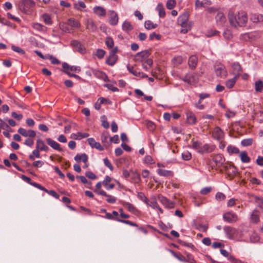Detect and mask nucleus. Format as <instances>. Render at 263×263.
Masks as SVG:
<instances>
[{"label": "nucleus", "instance_id": "nucleus-1", "mask_svg": "<svg viewBox=\"0 0 263 263\" xmlns=\"http://www.w3.org/2000/svg\"><path fill=\"white\" fill-rule=\"evenodd\" d=\"M228 18L231 25L235 27L237 26H242L247 22V14L243 12L238 13L236 16L234 12L230 11L228 13Z\"/></svg>", "mask_w": 263, "mask_h": 263}, {"label": "nucleus", "instance_id": "nucleus-2", "mask_svg": "<svg viewBox=\"0 0 263 263\" xmlns=\"http://www.w3.org/2000/svg\"><path fill=\"white\" fill-rule=\"evenodd\" d=\"M189 17V14L188 12H186L179 16V17L178 18V24L183 28L180 30V32L182 33H186L190 29V27H189V29L186 28L187 26V22H188Z\"/></svg>", "mask_w": 263, "mask_h": 263}, {"label": "nucleus", "instance_id": "nucleus-3", "mask_svg": "<svg viewBox=\"0 0 263 263\" xmlns=\"http://www.w3.org/2000/svg\"><path fill=\"white\" fill-rule=\"evenodd\" d=\"M34 6L35 3L32 0H22L19 4V9L24 13H27L29 9Z\"/></svg>", "mask_w": 263, "mask_h": 263}, {"label": "nucleus", "instance_id": "nucleus-4", "mask_svg": "<svg viewBox=\"0 0 263 263\" xmlns=\"http://www.w3.org/2000/svg\"><path fill=\"white\" fill-rule=\"evenodd\" d=\"M214 71L217 77L226 78L228 75L225 66L220 63H216L214 66Z\"/></svg>", "mask_w": 263, "mask_h": 263}, {"label": "nucleus", "instance_id": "nucleus-5", "mask_svg": "<svg viewBox=\"0 0 263 263\" xmlns=\"http://www.w3.org/2000/svg\"><path fill=\"white\" fill-rule=\"evenodd\" d=\"M150 55V52L148 50L137 53L135 55L134 60L136 62H142L145 61Z\"/></svg>", "mask_w": 263, "mask_h": 263}, {"label": "nucleus", "instance_id": "nucleus-6", "mask_svg": "<svg viewBox=\"0 0 263 263\" xmlns=\"http://www.w3.org/2000/svg\"><path fill=\"white\" fill-rule=\"evenodd\" d=\"M158 197L159 200L163 205L165 206V208L168 209H172L175 207V202L170 201L163 195H159Z\"/></svg>", "mask_w": 263, "mask_h": 263}, {"label": "nucleus", "instance_id": "nucleus-7", "mask_svg": "<svg viewBox=\"0 0 263 263\" xmlns=\"http://www.w3.org/2000/svg\"><path fill=\"white\" fill-rule=\"evenodd\" d=\"M58 125L60 126H63L65 132L69 131L71 129H72L73 130H77V129L76 128L77 126L76 123L69 122L66 120H64L62 122L58 123Z\"/></svg>", "mask_w": 263, "mask_h": 263}, {"label": "nucleus", "instance_id": "nucleus-8", "mask_svg": "<svg viewBox=\"0 0 263 263\" xmlns=\"http://www.w3.org/2000/svg\"><path fill=\"white\" fill-rule=\"evenodd\" d=\"M71 45L74 48L75 50L80 53L83 54L86 52V49L83 45L77 40H73L71 42Z\"/></svg>", "mask_w": 263, "mask_h": 263}, {"label": "nucleus", "instance_id": "nucleus-9", "mask_svg": "<svg viewBox=\"0 0 263 263\" xmlns=\"http://www.w3.org/2000/svg\"><path fill=\"white\" fill-rule=\"evenodd\" d=\"M223 218L225 221L229 223L236 222L238 219L237 215L231 212L225 213L223 215Z\"/></svg>", "mask_w": 263, "mask_h": 263}, {"label": "nucleus", "instance_id": "nucleus-10", "mask_svg": "<svg viewBox=\"0 0 263 263\" xmlns=\"http://www.w3.org/2000/svg\"><path fill=\"white\" fill-rule=\"evenodd\" d=\"M215 146L213 145L205 144L202 146L201 149L199 151V153L203 154L205 153H210L215 149Z\"/></svg>", "mask_w": 263, "mask_h": 263}, {"label": "nucleus", "instance_id": "nucleus-11", "mask_svg": "<svg viewBox=\"0 0 263 263\" xmlns=\"http://www.w3.org/2000/svg\"><path fill=\"white\" fill-rule=\"evenodd\" d=\"M46 142L47 144L54 149L57 150L59 152H62L63 151V149L61 148L60 144L53 139L48 138L46 139Z\"/></svg>", "mask_w": 263, "mask_h": 263}, {"label": "nucleus", "instance_id": "nucleus-12", "mask_svg": "<svg viewBox=\"0 0 263 263\" xmlns=\"http://www.w3.org/2000/svg\"><path fill=\"white\" fill-rule=\"evenodd\" d=\"M109 23L111 25H116L118 22V15L117 13L114 11H110L109 12Z\"/></svg>", "mask_w": 263, "mask_h": 263}, {"label": "nucleus", "instance_id": "nucleus-13", "mask_svg": "<svg viewBox=\"0 0 263 263\" xmlns=\"http://www.w3.org/2000/svg\"><path fill=\"white\" fill-rule=\"evenodd\" d=\"M36 148L41 151L47 152L49 147L45 144L44 141L41 139H38L36 141Z\"/></svg>", "mask_w": 263, "mask_h": 263}, {"label": "nucleus", "instance_id": "nucleus-14", "mask_svg": "<svg viewBox=\"0 0 263 263\" xmlns=\"http://www.w3.org/2000/svg\"><path fill=\"white\" fill-rule=\"evenodd\" d=\"M88 142L89 144L90 145V146L92 148H96V149L102 151H103L104 148L101 146L100 143L99 142H97L95 140V139L92 138H90L87 139Z\"/></svg>", "mask_w": 263, "mask_h": 263}, {"label": "nucleus", "instance_id": "nucleus-15", "mask_svg": "<svg viewBox=\"0 0 263 263\" xmlns=\"http://www.w3.org/2000/svg\"><path fill=\"white\" fill-rule=\"evenodd\" d=\"M118 60V56L109 52V57L106 59V63L110 66H113Z\"/></svg>", "mask_w": 263, "mask_h": 263}, {"label": "nucleus", "instance_id": "nucleus-16", "mask_svg": "<svg viewBox=\"0 0 263 263\" xmlns=\"http://www.w3.org/2000/svg\"><path fill=\"white\" fill-rule=\"evenodd\" d=\"M88 136L89 134L87 133H73L71 135L70 138L74 140H79Z\"/></svg>", "mask_w": 263, "mask_h": 263}, {"label": "nucleus", "instance_id": "nucleus-17", "mask_svg": "<svg viewBox=\"0 0 263 263\" xmlns=\"http://www.w3.org/2000/svg\"><path fill=\"white\" fill-rule=\"evenodd\" d=\"M97 192L98 193V195L107 197V198L106 199V201L108 203H114L117 201V199L115 197H112L111 195L107 194L104 191H98V192Z\"/></svg>", "mask_w": 263, "mask_h": 263}, {"label": "nucleus", "instance_id": "nucleus-18", "mask_svg": "<svg viewBox=\"0 0 263 263\" xmlns=\"http://www.w3.org/2000/svg\"><path fill=\"white\" fill-rule=\"evenodd\" d=\"M197 62L198 58L195 55H191L189 58L188 62L190 68L192 69H194L196 67Z\"/></svg>", "mask_w": 263, "mask_h": 263}, {"label": "nucleus", "instance_id": "nucleus-19", "mask_svg": "<svg viewBox=\"0 0 263 263\" xmlns=\"http://www.w3.org/2000/svg\"><path fill=\"white\" fill-rule=\"evenodd\" d=\"M213 160L215 162L216 165H222L224 161V159L221 154H217L213 158Z\"/></svg>", "mask_w": 263, "mask_h": 263}, {"label": "nucleus", "instance_id": "nucleus-20", "mask_svg": "<svg viewBox=\"0 0 263 263\" xmlns=\"http://www.w3.org/2000/svg\"><path fill=\"white\" fill-rule=\"evenodd\" d=\"M74 159L75 161H76L77 162H79L80 161H82L83 162H84V163H86V162H87L88 161V156L85 153L82 154L81 155L77 154L74 157Z\"/></svg>", "mask_w": 263, "mask_h": 263}, {"label": "nucleus", "instance_id": "nucleus-21", "mask_svg": "<svg viewBox=\"0 0 263 263\" xmlns=\"http://www.w3.org/2000/svg\"><path fill=\"white\" fill-rule=\"evenodd\" d=\"M87 29L92 32L96 30L97 27L92 19H88L87 21Z\"/></svg>", "mask_w": 263, "mask_h": 263}, {"label": "nucleus", "instance_id": "nucleus-22", "mask_svg": "<svg viewBox=\"0 0 263 263\" xmlns=\"http://www.w3.org/2000/svg\"><path fill=\"white\" fill-rule=\"evenodd\" d=\"M122 28L124 31L128 33L132 31L134 28L131 23L129 22L126 21H124L123 23Z\"/></svg>", "mask_w": 263, "mask_h": 263}, {"label": "nucleus", "instance_id": "nucleus-23", "mask_svg": "<svg viewBox=\"0 0 263 263\" xmlns=\"http://www.w3.org/2000/svg\"><path fill=\"white\" fill-rule=\"evenodd\" d=\"M95 13L99 16H105L106 14V10L102 7L97 6L94 8Z\"/></svg>", "mask_w": 263, "mask_h": 263}, {"label": "nucleus", "instance_id": "nucleus-24", "mask_svg": "<svg viewBox=\"0 0 263 263\" xmlns=\"http://www.w3.org/2000/svg\"><path fill=\"white\" fill-rule=\"evenodd\" d=\"M251 219L253 222L257 223L259 221V212L254 210L251 215Z\"/></svg>", "mask_w": 263, "mask_h": 263}, {"label": "nucleus", "instance_id": "nucleus-25", "mask_svg": "<svg viewBox=\"0 0 263 263\" xmlns=\"http://www.w3.org/2000/svg\"><path fill=\"white\" fill-rule=\"evenodd\" d=\"M217 22L222 25L226 21V18L224 14L221 12H218L215 17Z\"/></svg>", "mask_w": 263, "mask_h": 263}, {"label": "nucleus", "instance_id": "nucleus-26", "mask_svg": "<svg viewBox=\"0 0 263 263\" xmlns=\"http://www.w3.org/2000/svg\"><path fill=\"white\" fill-rule=\"evenodd\" d=\"M186 119L187 123L191 124H195L196 122V118L195 115L192 112L187 114Z\"/></svg>", "mask_w": 263, "mask_h": 263}, {"label": "nucleus", "instance_id": "nucleus-27", "mask_svg": "<svg viewBox=\"0 0 263 263\" xmlns=\"http://www.w3.org/2000/svg\"><path fill=\"white\" fill-rule=\"evenodd\" d=\"M62 67L65 69L64 70H67L69 69L71 71H80L81 69L80 68L75 66H70L66 63H63L62 64Z\"/></svg>", "mask_w": 263, "mask_h": 263}, {"label": "nucleus", "instance_id": "nucleus-28", "mask_svg": "<svg viewBox=\"0 0 263 263\" xmlns=\"http://www.w3.org/2000/svg\"><path fill=\"white\" fill-rule=\"evenodd\" d=\"M240 157L241 161L243 163H248L250 161V158L248 156L247 153L245 151L240 153Z\"/></svg>", "mask_w": 263, "mask_h": 263}, {"label": "nucleus", "instance_id": "nucleus-29", "mask_svg": "<svg viewBox=\"0 0 263 263\" xmlns=\"http://www.w3.org/2000/svg\"><path fill=\"white\" fill-rule=\"evenodd\" d=\"M255 91L258 92H261L263 89V82L260 80L256 81L255 83Z\"/></svg>", "mask_w": 263, "mask_h": 263}, {"label": "nucleus", "instance_id": "nucleus-30", "mask_svg": "<svg viewBox=\"0 0 263 263\" xmlns=\"http://www.w3.org/2000/svg\"><path fill=\"white\" fill-rule=\"evenodd\" d=\"M0 128L6 132H11V128L8 124L0 119Z\"/></svg>", "mask_w": 263, "mask_h": 263}, {"label": "nucleus", "instance_id": "nucleus-31", "mask_svg": "<svg viewBox=\"0 0 263 263\" xmlns=\"http://www.w3.org/2000/svg\"><path fill=\"white\" fill-rule=\"evenodd\" d=\"M192 148L197 151L199 153V151L202 148V143L198 141H194L192 140Z\"/></svg>", "mask_w": 263, "mask_h": 263}, {"label": "nucleus", "instance_id": "nucleus-32", "mask_svg": "<svg viewBox=\"0 0 263 263\" xmlns=\"http://www.w3.org/2000/svg\"><path fill=\"white\" fill-rule=\"evenodd\" d=\"M123 204L124 206L126 208L129 212L133 213H135L137 211L136 208L130 203L125 202Z\"/></svg>", "mask_w": 263, "mask_h": 263}, {"label": "nucleus", "instance_id": "nucleus-33", "mask_svg": "<svg viewBox=\"0 0 263 263\" xmlns=\"http://www.w3.org/2000/svg\"><path fill=\"white\" fill-rule=\"evenodd\" d=\"M101 125L105 129H108L109 127V123L107 121V119L105 115L102 116L101 117Z\"/></svg>", "mask_w": 263, "mask_h": 263}, {"label": "nucleus", "instance_id": "nucleus-34", "mask_svg": "<svg viewBox=\"0 0 263 263\" xmlns=\"http://www.w3.org/2000/svg\"><path fill=\"white\" fill-rule=\"evenodd\" d=\"M171 252H172V253L173 254L174 256L176 258H177L180 261H183V262H187L188 261L185 258V257L183 255H182L181 254H178L175 251H174L173 250H171Z\"/></svg>", "mask_w": 263, "mask_h": 263}, {"label": "nucleus", "instance_id": "nucleus-35", "mask_svg": "<svg viewBox=\"0 0 263 263\" xmlns=\"http://www.w3.org/2000/svg\"><path fill=\"white\" fill-rule=\"evenodd\" d=\"M237 80V77H235L233 79L228 80L226 82V85L228 88H232L234 86Z\"/></svg>", "mask_w": 263, "mask_h": 263}, {"label": "nucleus", "instance_id": "nucleus-36", "mask_svg": "<svg viewBox=\"0 0 263 263\" xmlns=\"http://www.w3.org/2000/svg\"><path fill=\"white\" fill-rule=\"evenodd\" d=\"M144 26L146 29L149 30L156 28L157 27V24H153L151 21H146L144 23Z\"/></svg>", "mask_w": 263, "mask_h": 263}, {"label": "nucleus", "instance_id": "nucleus-37", "mask_svg": "<svg viewBox=\"0 0 263 263\" xmlns=\"http://www.w3.org/2000/svg\"><path fill=\"white\" fill-rule=\"evenodd\" d=\"M157 9L159 11V15L160 17H163L165 15L164 9L162 4H159L157 6Z\"/></svg>", "mask_w": 263, "mask_h": 263}, {"label": "nucleus", "instance_id": "nucleus-38", "mask_svg": "<svg viewBox=\"0 0 263 263\" xmlns=\"http://www.w3.org/2000/svg\"><path fill=\"white\" fill-rule=\"evenodd\" d=\"M105 44L108 48L110 49L113 48L114 42L112 38L110 36L107 37L105 40Z\"/></svg>", "mask_w": 263, "mask_h": 263}, {"label": "nucleus", "instance_id": "nucleus-39", "mask_svg": "<svg viewBox=\"0 0 263 263\" xmlns=\"http://www.w3.org/2000/svg\"><path fill=\"white\" fill-rule=\"evenodd\" d=\"M158 173L159 175L163 176H170L172 174L171 171L163 169H159L158 170Z\"/></svg>", "mask_w": 263, "mask_h": 263}, {"label": "nucleus", "instance_id": "nucleus-40", "mask_svg": "<svg viewBox=\"0 0 263 263\" xmlns=\"http://www.w3.org/2000/svg\"><path fill=\"white\" fill-rule=\"evenodd\" d=\"M68 24L72 27L79 28L80 26V23L71 18L68 19Z\"/></svg>", "mask_w": 263, "mask_h": 263}, {"label": "nucleus", "instance_id": "nucleus-41", "mask_svg": "<svg viewBox=\"0 0 263 263\" xmlns=\"http://www.w3.org/2000/svg\"><path fill=\"white\" fill-rule=\"evenodd\" d=\"M146 126L147 129L150 132H153L154 130H155L156 125L153 122H152L151 121H146Z\"/></svg>", "mask_w": 263, "mask_h": 263}, {"label": "nucleus", "instance_id": "nucleus-42", "mask_svg": "<svg viewBox=\"0 0 263 263\" xmlns=\"http://www.w3.org/2000/svg\"><path fill=\"white\" fill-rule=\"evenodd\" d=\"M42 17L44 20V22L46 24H48V25L52 24V22L51 20V17L49 14H48L47 13H44L43 14Z\"/></svg>", "mask_w": 263, "mask_h": 263}, {"label": "nucleus", "instance_id": "nucleus-43", "mask_svg": "<svg viewBox=\"0 0 263 263\" xmlns=\"http://www.w3.org/2000/svg\"><path fill=\"white\" fill-rule=\"evenodd\" d=\"M127 68L129 72L132 73L133 75H134L136 77H140L141 72H137L136 70H134L133 66H130L129 65H128L127 66Z\"/></svg>", "mask_w": 263, "mask_h": 263}, {"label": "nucleus", "instance_id": "nucleus-44", "mask_svg": "<svg viewBox=\"0 0 263 263\" xmlns=\"http://www.w3.org/2000/svg\"><path fill=\"white\" fill-rule=\"evenodd\" d=\"M116 219L119 222L129 224L131 226L136 227H138V225L137 224V223H136L134 222H132L131 221L128 220L120 219L117 217L116 218Z\"/></svg>", "mask_w": 263, "mask_h": 263}, {"label": "nucleus", "instance_id": "nucleus-45", "mask_svg": "<svg viewBox=\"0 0 263 263\" xmlns=\"http://www.w3.org/2000/svg\"><path fill=\"white\" fill-rule=\"evenodd\" d=\"M253 141L252 138L245 139L241 141V144L243 146H248L252 144Z\"/></svg>", "mask_w": 263, "mask_h": 263}, {"label": "nucleus", "instance_id": "nucleus-46", "mask_svg": "<svg viewBox=\"0 0 263 263\" xmlns=\"http://www.w3.org/2000/svg\"><path fill=\"white\" fill-rule=\"evenodd\" d=\"M227 150L230 154H238L239 152V150L237 147L233 146H229Z\"/></svg>", "mask_w": 263, "mask_h": 263}, {"label": "nucleus", "instance_id": "nucleus-47", "mask_svg": "<svg viewBox=\"0 0 263 263\" xmlns=\"http://www.w3.org/2000/svg\"><path fill=\"white\" fill-rule=\"evenodd\" d=\"M175 0H167L166 4V8L169 9H172L176 5Z\"/></svg>", "mask_w": 263, "mask_h": 263}, {"label": "nucleus", "instance_id": "nucleus-48", "mask_svg": "<svg viewBox=\"0 0 263 263\" xmlns=\"http://www.w3.org/2000/svg\"><path fill=\"white\" fill-rule=\"evenodd\" d=\"M212 137L217 140H220L224 137V133H212Z\"/></svg>", "mask_w": 263, "mask_h": 263}, {"label": "nucleus", "instance_id": "nucleus-49", "mask_svg": "<svg viewBox=\"0 0 263 263\" xmlns=\"http://www.w3.org/2000/svg\"><path fill=\"white\" fill-rule=\"evenodd\" d=\"M182 158L184 160L187 161L191 159L192 155L191 153L186 151L182 154Z\"/></svg>", "mask_w": 263, "mask_h": 263}, {"label": "nucleus", "instance_id": "nucleus-50", "mask_svg": "<svg viewBox=\"0 0 263 263\" xmlns=\"http://www.w3.org/2000/svg\"><path fill=\"white\" fill-rule=\"evenodd\" d=\"M105 53L106 52L104 50L99 49L97 50L96 55L99 59H101L104 57Z\"/></svg>", "mask_w": 263, "mask_h": 263}, {"label": "nucleus", "instance_id": "nucleus-51", "mask_svg": "<svg viewBox=\"0 0 263 263\" xmlns=\"http://www.w3.org/2000/svg\"><path fill=\"white\" fill-rule=\"evenodd\" d=\"M215 198L218 201H222L226 198V196L224 194L221 192H217L216 194Z\"/></svg>", "mask_w": 263, "mask_h": 263}, {"label": "nucleus", "instance_id": "nucleus-52", "mask_svg": "<svg viewBox=\"0 0 263 263\" xmlns=\"http://www.w3.org/2000/svg\"><path fill=\"white\" fill-rule=\"evenodd\" d=\"M11 49L14 51L20 53L22 54H24L25 53V51L23 49L15 45H12L11 46Z\"/></svg>", "mask_w": 263, "mask_h": 263}, {"label": "nucleus", "instance_id": "nucleus-53", "mask_svg": "<svg viewBox=\"0 0 263 263\" xmlns=\"http://www.w3.org/2000/svg\"><path fill=\"white\" fill-rule=\"evenodd\" d=\"M23 136L33 139L36 136V133H20Z\"/></svg>", "mask_w": 263, "mask_h": 263}, {"label": "nucleus", "instance_id": "nucleus-54", "mask_svg": "<svg viewBox=\"0 0 263 263\" xmlns=\"http://www.w3.org/2000/svg\"><path fill=\"white\" fill-rule=\"evenodd\" d=\"M132 176V179L135 183H139L141 180L140 174L137 173H133Z\"/></svg>", "mask_w": 263, "mask_h": 263}, {"label": "nucleus", "instance_id": "nucleus-55", "mask_svg": "<svg viewBox=\"0 0 263 263\" xmlns=\"http://www.w3.org/2000/svg\"><path fill=\"white\" fill-rule=\"evenodd\" d=\"M232 67L233 69L237 72H240L242 70L240 65L238 63L233 64Z\"/></svg>", "mask_w": 263, "mask_h": 263}, {"label": "nucleus", "instance_id": "nucleus-56", "mask_svg": "<svg viewBox=\"0 0 263 263\" xmlns=\"http://www.w3.org/2000/svg\"><path fill=\"white\" fill-rule=\"evenodd\" d=\"M149 206H151L154 209L156 208L158 206L156 199L155 198H153L151 199Z\"/></svg>", "mask_w": 263, "mask_h": 263}, {"label": "nucleus", "instance_id": "nucleus-57", "mask_svg": "<svg viewBox=\"0 0 263 263\" xmlns=\"http://www.w3.org/2000/svg\"><path fill=\"white\" fill-rule=\"evenodd\" d=\"M259 240V237L258 234L254 233L250 236V240L252 242H258Z\"/></svg>", "mask_w": 263, "mask_h": 263}, {"label": "nucleus", "instance_id": "nucleus-58", "mask_svg": "<svg viewBox=\"0 0 263 263\" xmlns=\"http://www.w3.org/2000/svg\"><path fill=\"white\" fill-rule=\"evenodd\" d=\"M103 161H104V163L105 164V165L108 167L111 171H113L114 170V167L112 165L111 163H110V162L109 161V160L108 159V158H105L103 159Z\"/></svg>", "mask_w": 263, "mask_h": 263}, {"label": "nucleus", "instance_id": "nucleus-59", "mask_svg": "<svg viewBox=\"0 0 263 263\" xmlns=\"http://www.w3.org/2000/svg\"><path fill=\"white\" fill-rule=\"evenodd\" d=\"M211 187H204L200 191V193L202 195H207L211 191Z\"/></svg>", "mask_w": 263, "mask_h": 263}, {"label": "nucleus", "instance_id": "nucleus-60", "mask_svg": "<svg viewBox=\"0 0 263 263\" xmlns=\"http://www.w3.org/2000/svg\"><path fill=\"white\" fill-rule=\"evenodd\" d=\"M104 86L106 87L108 89L115 92L119 90L118 88L116 87H114L112 84H104Z\"/></svg>", "mask_w": 263, "mask_h": 263}, {"label": "nucleus", "instance_id": "nucleus-61", "mask_svg": "<svg viewBox=\"0 0 263 263\" xmlns=\"http://www.w3.org/2000/svg\"><path fill=\"white\" fill-rule=\"evenodd\" d=\"M144 162L147 164H153L154 163L153 159L151 156L146 155L144 158Z\"/></svg>", "mask_w": 263, "mask_h": 263}, {"label": "nucleus", "instance_id": "nucleus-62", "mask_svg": "<svg viewBox=\"0 0 263 263\" xmlns=\"http://www.w3.org/2000/svg\"><path fill=\"white\" fill-rule=\"evenodd\" d=\"M224 230L226 233H227V234L228 235L230 236L233 234L234 229H233L231 227H226L224 228Z\"/></svg>", "mask_w": 263, "mask_h": 263}, {"label": "nucleus", "instance_id": "nucleus-63", "mask_svg": "<svg viewBox=\"0 0 263 263\" xmlns=\"http://www.w3.org/2000/svg\"><path fill=\"white\" fill-rule=\"evenodd\" d=\"M109 138V135L108 133H103L101 135V141L102 143L107 142L108 139Z\"/></svg>", "mask_w": 263, "mask_h": 263}, {"label": "nucleus", "instance_id": "nucleus-64", "mask_svg": "<svg viewBox=\"0 0 263 263\" xmlns=\"http://www.w3.org/2000/svg\"><path fill=\"white\" fill-rule=\"evenodd\" d=\"M228 259L232 263H242L240 260L235 258L233 255H230Z\"/></svg>", "mask_w": 263, "mask_h": 263}]
</instances>
